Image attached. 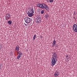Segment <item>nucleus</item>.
<instances>
[{"instance_id": "nucleus-1", "label": "nucleus", "mask_w": 77, "mask_h": 77, "mask_svg": "<svg viewBox=\"0 0 77 77\" xmlns=\"http://www.w3.org/2000/svg\"><path fill=\"white\" fill-rule=\"evenodd\" d=\"M37 7H39L43 9H46L47 11L49 9V8L47 5L43 3L42 4L39 3L37 5Z\"/></svg>"}, {"instance_id": "nucleus-2", "label": "nucleus", "mask_w": 77, "mask_h": 77, "mask_svg": "<svg viewBox=\"0 0 77 77\" xmlns=\"http://www.w3.org/2000/svg\"><path fill=\"white\" fill-rule=\"evenodd\" d=\"M57 62V59L56 58H51V64L52 66H54L56 64Z\"/></svg>"}, {"instance_id": "nucleus-3", "label": "nucleus", "mask_w": 77, "mask_h": 77, "mask_svg": "<svg viewBox=\"0 0 77 77\" xmlns=\"http://www.w3.org/2000/svg\"><path fill=\"white\" fill-rule=\"evenodd\" d=\"M24 20L26 23H27V24H29V23H30V21H31L30 18L28 17H25L24 18Z\"/></svg>"}, {"instance_id": "nucleus-4", "label": "nucleus", "mask_w": 77, "mask_h": 77, "mask_svg": "<svg viewBox=\"0 0 77 77\" xmlns=\"http://www.w3.org/2000/svg\"><path fill=\"white\" fill-rule=\"evenodd\" d=\"M73 29L74 32H77V25L76 24H74L73 26Z\"/></svg>"}, {"instance_id": "nucleus-5", "label": "nucleus", "mask_w": 77, "mask_h": 77, "mask_svg": "<svg viewBox=\"0 0 77 77\" xmlns=\"http://www.w3.org/2000/svg\"><path fill=\"white\" fill-rule=\"evenodd\" d=\"M36 19L37 20H36V23L37 24H38L39 23H41V19H40V17L37 16Z\"/></svg>"}, {"instance_id": "nucleus-6", "label": "nucleus", "mask_w": 77, "mask_h": 77, "mask_svg": "<svg viewBox=\"0 0 77 77\" xmlns=\"http://www.w3.org/2000/svg\"><path fill=\"white\" fill-rule=\"evenodd\" d=\"M54 54L52 55V58H54L55 59H57V54H56V52H54L53 53Z\"/></svg>"}, {"instance_id": "nucleus-7", "label": "nucleus", "mask_w": 77, "mask_h": 77, "mask_svg": "<svg viewBox=\"0 0 77 77\" xmlns=\"http://www.w3.org/2000/svg\"><path fill=\"white\" fill-rule=\"evenodd\" d=\"M28 12H29V13H32L33 14L34 13V8H32L31 9L29 10Z\"/></svg>"}, {"instance_id": "nucleus-8", "label": "nucleus", "mask_w": 77, "mask_h": 77, "mask_svg": "<svg viewBox=\"0 0 77 77\" xmlns=\"http://www.w3.org/2000/svg\"><path fill=\"white\" fill-rule=\"evenodd\" d=\"M59 75V73L58 72V71H56L54 74V76L55 77H57V76H58Z\"/></svg>"}, {"instance_id": "nucleus-9", "label": "nucleus", "mask_w": 77, "mask_h": 77, "mask_svg": "<svg viewBox=\"0 0 77 77\" xmlns=\"http://www.w3.org/2000/svg\"><path fill=\"white\" fill-rule=\"evenodd\" d=\"M28 16L29 17H32L33 15V13H29V12H28Z\"/></svg>"}, {"instance_id": "nucleus-10", "label": "nucleus", "mask_w": 77, "mask_h": 77, "mask_svg": "<svg viewBox=\"0 0 77 77\" xmlns=\"http://www.w3.org/2000/svg\"><path fill=\"white\" fill-rule=\"evenodd\" d=\"M22 53L20 52L19 55L17 56V58L18 59H20V57H21V56L22 55Z\"/></svg>"}, {"instance_id": "nucleus-11", "label": "nucleus", "mask_w": 77, "mask_h": 77, "mask_svg": "<svg viewBox=\"0 0 77 77\" xmlns=\"http://www.w3.org/2000/svg\"><path fill=\"white\" fill-rule=\"evenodd\" d=\"M15 50L17 51H19V46H17L16 47Z\"/></svg>"}, {"instance_id": "nucleus-12", "label": "nucleus", "mask_w": 77, "mask_h": 77, "mask_svg": "<svg viewBox=\"0 0 77 77\" xmlns=\"http://www.w3.org/2000/svg\"><path fill=\"white\" fill-rule=\"evenodd\" d=\"M53 44L52 45V46L53 47H54L55 46V45H56V41L54 40L53 41Z\"/></svg>"}, {"instance_id": "nucleus-13", "label": "nucleus", "mask_w": 77, "mask_h": 77, "mask_svg": "<svg viewBox=\"0 0 77 77\" xmlns=\"http://www.w3.org/2000/svg\"><path fill=\"white\" fill-rule=\"evenodd\" d=\"M5 17H11V15H10V14H6V15L5 16Z\"/></svg>"}, {"instance_id": "nucleus-14", "label": "nucleus", "mask_w": 77, "mask_h": 77, "mask_svg": "<svg viewBox=\"0 0 77 77\" xmlns=\"http://www.w3.org/2000/svg\"><path fill=\"white\" fill-rule=\"evenodd\" d=\"M8 23L10 25L11 24H12V21L11 20H9L8 21Z\"/></svg>"}, {"instance_id": "nucleus-15", "label": "nucleus", "mask_w": 77, "mask_h": 77, "mask_svg": "<svg viewBox=\"0 0 77 77\" xmlns=\"http://www.w3.org/2000/svg\"><path fill=\"white\" fill-rule=\"evenodd\" d=\"M48 17H49V16L47 14H46L45 16V18H46L47 20L48 19L47 18H48Z\"/></svg>"}, {"instance_id": "nucleus-16", "label": "nucleus", "mask_w": 77, "mask_h": 77, "mask_svg": "<svg viewBox=\"0 0 77 77\" xmlns=\"http://www.w3.org/2000/svg\"><path fill=\"white\" fill-rule=\"evenodd\" d=\"M44 13V10H42L41 11V14H43Z\"/></svg>"}, {"instance_id": "nucleus-17", "label": "nucleus", "mask_w": 77, "mask_h": 77, "mask_svg": "<svg viewBox=\"0 0 77 77\" xmlns=\"http://www.w3.org/2000/svg\"><path fill=\"white\" fill-rule=\"evenodd\" d=\"M36 35L35 34L33 37V40H35V39L36 38Z\"/></svg>"}, {"instance_id": "nucleus-18", "label": "nucleus", "mask_w": 77, "mask_h": 77, "mask_svg": "<svg viewBox=\"0 0 77 77\" xmlns=\"http://www.w3.org/2000/svg\"><path fill=\"white\" fill-rule=\"evenodd\" d=\"M9 18V17H7L6 16H5V19L6 20H8Z\"/></svg>"}, {"instance_id": "nucleus-19", "label": "nucleus", "mask_w": 77, "mask_h": 77, "mask_svg": "<svg viewBox=\"0 0 77 77\" xmlns=\"http://www.w3.org/2000/svg\"><path fill=\"white\" fill-rule=\"evenodd\" d=\"M49 2L50 3H52V2H53V0H49Z\"/></svg>"}, {"instance_id": "nucleus-20", "label": "nucleus", "mask_w": 77, "mask_h": 77, "mask_svg": "<svg viewBox=\"0 0 77 77\" xmlns=\"http://www.w3.org/2000/svg\"><path fill=\"white\" fill-rule=\"evenodd\" d=\"M2 64H0V68H1V67H2Z\"/></svg>"}, {"instance_id": "nucleus-21", "label": "nucleus", "mask_w": 77, "mask_h": 77, "mask_svg": "<svg viewBox=\"0 0 77 77\" xmlns=\"http://www.w3.org/2000/svg\"><path fill=\"white\" fill-rule=\"evenodd\" d=\"M2 48V45H0V50H1Z\"/></svg>"}, {"instance_id": "nucleus-22", "label": "nucleus", "mask_w": 77, "mask_h": 77, "mask_svg": "<svg viewBox=\"0 0 77 77\" xmlns=\"http://www.w3.org/2000/svg\"><path fill=\"white\" fill-rule=\"evenodd\" d=\"M40 38H42V35H40Z\"/></svg>"}, {"instance_id": "nucleus-23", "label": "nucleus", "mask_w": 77, "mask_h": 77, "mask_svg": "<svg viewBox=\"0 0 77 77\" xmlns=\"http://www.w3.org/2000/svg\"><path fill=\"white\" fill-rule=\"evenodd\" d=\"M47 2H49V0H47Z\"/></svg>"}, {"instance_id": "nucleus-24", "label": "nucleus", "mask_w": 77, "mask_h": 77, "mask_svg": "<svg viewBox=\"0 0 77 77\" xmlns=\"http://www.w3.org/2000/svg\"><path fill=\"white\" fill-rule=\"evenodd\" d=\"M66 57H68V56L67 55V56H66Z\"/></svg>"}, {"instance_id": "nucleus-25", "label": "nucleus", "mask_w": 77, "mask_h": 77, "mask_svg": "<svg viewBox=\"0 0 77 77\" xmlns=\"http://www.w3.org/2000/svg\"><path fill=\"white\" fill-rule=\"evenodd\" d=\"M18 53H19V54H20V53L19 52H18Z\"/></svg>"}]
</instances>
